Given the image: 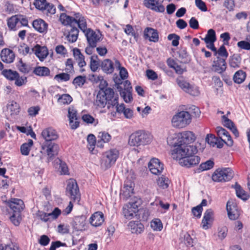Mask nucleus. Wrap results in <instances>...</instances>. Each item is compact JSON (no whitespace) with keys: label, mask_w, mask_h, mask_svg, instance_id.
Here are the masks:
<instances>
[{"label":"nucleus","mask_w":250,"mask_h":250,"mask_svg":"<svg viewBox=\"0 0 250 250\" xmlns=\"http://www.w3.org/2000/svg\"><path fill=\"white\" fill-rule=\"evenodd\" d=\"M174 146L175 148L171 153L172 158L179 160V162L190 155L196 154L198 151L197 147L193 145L175 143Z\"/></svg>","instance_id":"obj_1"},{"label":"nucleus","mask_w":250,"mask_h":250,"mask_svg":"<svg viewBox=\"0 0 250 250\" xmlns=\"http://www.w3.org/2000/svg\"><path fill=\"white\" fill-rule=\"evenodd\" d=\"M152 137L148 132L138 130L132 133L129 137L128 145L132 146H139L149 144Z\"/></svg>","instance_id":"obj_2"},{"label":"nucleus","mask_w":250,"mask_h":250,"mask_svg":"<svg viewBox=\"0 0 250 250\" xmlns=\"http://www.w3.org/2000/svg\"><path fill=\"white\" fill-rule=\"evenodd\" d=\"M119 151L116 149H111L103 153L101 159V167L106 170L114 165L119 157Z\"/></svg>","instance_id":"obj_3"},{"label":"nucleus","mask_w":250,"mask_h":250,"mask_svg":"<svg viewBox=\"0 0 250 250\" xmlns=\"http://www.w3.org/2000/svg\"><path fill=\"white\" fill-rule=\"evenodd\" d=\"M191 121V115L188 112L181 111L172 118L171 122L173 126L182 128L189 125Z\"/></svg>","instance_id":"obj_4"},{"label":"nucleus","mask_w":250,"mask_h":250,"mask_svg":"<svg viewBox=\"0 0 250 250\" xmlns=\"http://www.w3.org/2000/svg\"><path fill=\"white\" fill-rule=\"evenodd\" d=\"M233 176L234 173L230 168H218L213 173L212 179L214 182H227L230 180Z\"/></svg>","instance_id":"obj_5"},{"label":"nucleus","mask_w":250,"mask_h":250,"mask_svg":"<svg viewBox=\"0 0 250 250\" xmlns=\"http://www.w3.org/2000/svg\"><path fill=\"white\" fill-rule=\"evenodd\" d=\"M59 150L58 144L53 142H44L42 145L41 152L47 155L48 159H52L57 155Z\"/></svg>","instance_id":"obj_6"},{"label":"nucleus","mask_w":250,"mask_h":250,"mask_svg":"<svg viewBox=\"0 0 250 250\" xmlns=\"http://www.w3.org/2000/svg\"><path fill=\"white\" fill-rule=\"evenodd\" d=\"M66 194L74 201H79L80 193L77 182L73 179H70L67 184Z\"/></svg>","instance_id":"obj_7"},{"label":"nucleus","mask_w":250,"mask_h":250,"mask_svg":"<svg viewBox=\"0 0 250 250\" xmlns=\"http://www.w3.org/2000/svg\"><path fill=\"white\" fill-rule=\"evenodd\" d=\"M122 84L124 85V88L121 86H117V89H119L121 96L123 98L125 103H129L132 101L133 98L132 96V88L130 82L128 80L123 81Z\"/></svg>","instance_id":"obj_8"},{"label":"nucleus","mask_w":250,"mask_h":250,"mask_svg":"<svg viewBox=\"0 0 250 250\" xmlns=\"http://www.w3.org/2000/svg\"><path fill=\"white\" fill-rule=\"evenodd\" d=\"M176 83L178 86L186 92L194 96L199 94V91L197 87L194 86L185 81L182 76L176 79Z\"/></svg>","instance_id":"obj_9"},{"label":"nucleus","mask_w":250,"mask_h":250,"mask_svg":"<svg viewBox=\"0 0 250 250\" xmlns=\"http://www.w3.org/2000/svg\"><path fill=\"white\" fill-rule=\"evenodd\" d=\"M33 4L35 7L47 15L54 14L56 8L52 3L47 2L46 0H35Z\"/></svg>","instance_id":"obj_10"},{"label":"nucleus","mask_w":250,"mask_h":250,"mask_svg":"<svg viewBox=\"0 0 250 250\" xmlns=\"http://www.w3.org/2000/svg\"><path fill=\"white\" fill-rule=\"evenodd\" d=\"M88 44L93 46H96L98 42L102 40V34L99 31L97 32L91 28H88L84 33Z\"/></svg>","instance_id":"obj_11"},{"label":"nucleus","mask_w":250,"mask_h":250,"mask_svg":"<svg viewBox=\"0 0 250 250\" xmlns=\"http://www.w3.org/2000/svg\"><path fill=\"white\" fill-rule=\"evenodd\" d=\"M104 95L106 99L108 108L114 107L118 102L119 96L118 94L115 93L111 88H106L104 90Z\"/></svg>","instance_id":"obj_12"},{"label":"nucleus","mask_w":250,"mask_h":250,"mask_svg":"<svg viewBox=\"0 0 250 250\" xmlns=\"http://www.w3.org/2000/svg\"><path fill=\"white\" fill-rule=\"evenodd\" d=\"M227 210L229 218L232 220H236L240 214L236 204L232 200H229L227 204Z\"/></svg>","instance_id":"obj_13"},{"label":"nucleus","mask_w":250,"mask_h":250,"mask_svg":"<svg viewBox=\"0 0 250 250\" xmlns=\"http://www.w3.org/2000/svg\"><path fill=\"white\" fill-rule=\"evenodd\" d=\"M144 5L146 8L157 12L163 13L165 7L161 4V0H144Z\"/></svg>","instance_id":"obj_14"},{"label":"nucleus","mask_w":250,"mask_h":250,"mask_svg":"<svg viewBox=\"0 0 250 250\" xmlns=\"http://www.w3.org/2000/svg\"><path fill=\"white\" fill-rule=\"evenodd\" d=\"M195 139V135L192 132L185 131L180 134L177 143L189 145V144L193 142Z\"/></svg>","instance_id":"obj_15"},{"label":"nucleus","mask_w":250,"mask_h":250,"mask_svg":"<svg viewBox=\"0 0 250 250\" xmlns=\"http://www.w3.org/2000/svg\"><path fill=\"white\" fill-rule=\"evenodd\" d=\"M150 172L155 175L160 174L164 169L163 164L157 158H152L148 165Z\"/></svg>","instance_id":"obj_16"},{"label":"nucleus","mask_w":250,"mask_h":250,"mask_svg":"<svg viewBox=\"0 0 250 250\" xmlns=\"http://www.w3.org/2000/svg\"><path fill=\"white\" fill-rule=\"evenodd\" d=\"M42 136L45 140L44 142H53L59 138L56 130L51 127L44 129L42 131Z\"/></svg>","instance_id":"obj_17"},{"label":"nucleus","mask_w":250,"mask_h":250,"mask_svg":"<svg viewBox=\"0 0 250 250\" xmlns=\"http://www.w3.org/2000/svg\"><path fill=\"white\" fill-rule=\"evenodd\" d=\"M8 204L9 207L13 210V213L21 214V212L24 208L23 201L20 199H12L8 202Z\"/></svg>","instance_id":"obj_18"},{"label":"nucleus","mask_w":250,"mask_h":250,"mask_svg":"<svg viewBox=\"0 0 250 250\" xmlns=\"http://www.w3.org/2000/svg\"><path fill=\"white\" fill-rule=\"evenodd\" d=\"M212 68L214 72L220 74H222L227 68L225 59L217 57L216 60L213 61Z\"/></svg>","instance_id":"obj_19"},{"label":"nucleus","mask_w":250,"mask_h":250,"mask_svg":"<svg viewBox=\"0 0 250 250\" xmlns=\"http://www.w3.org/2000/svg\"><path fill=\"white\" fill-rule=\"evenodd\" d=\"M200 161V158L198 156L192 154L186 159H182L179 163L182 166L190 167L198 164Z\"/></svg>","instance_id":"obj_20"},{"label":"nucleus","mask_w":250,"mask_h":250,"mask_svg":"<svg viewBox=\"0 0 250 250\" xmlns=\"http://www.w3.org/2000/svg\"><path fill=\"white\" fill-rule=\"evenodd\" d=\"M32 51L34 53L41 61H43L48 55L47 48L45 46H42L39 44H36L32 48Z\"/></svg>","instance_id":"obj_21"},{"label":"nucleus","mask_w":250,"mask_h":250,"mask_svg":"<svg viewBox=\"0 0 250 250\" xmlns=\"http://www.w3.org/2000/svg\"><path fill=\"white\" fill-rule=\"evenodd\" d=\"M144 37L145 39L150 42H157L159 41L158 32L156 29L151 27H146L144 30Z\"/></svg>","instance_id":"obj_22"},{"label":"nucleus","mask_w":250,"mask_h":250,"mask_svg":"<svg viewBox=\"0 0 250 250\" xmlns=\"http://www.w3.org/2000/svg\"><path fill=\"white\" fill-rule=\"evenodd\" d=\"M15 56L13 51L8 48L3 49L0 52V58L4 62L10 63L12 62Z\"/></svg>","instance_id":"obj_23"},{"label":"nucleus","mask_w":250,"mask_h":250,"mask_svg":"<svg viewBox=\"0 0 250 250\" xmlns=\"http://www.w3.org/2000/svg\"><path fill=\"white\" fill-rule=\"evenodd\" d=\"M104 221V214L100 211L95 212L91 215L89 219L90 223L94 227H99L101 226Z\"/></svg>","instance_id":"obj_24"},{"label":"nucleus","mask_w":250,"mask_h":250,"mask_svg":"<svg viewBox=\"0 0 250 250\" xmlns=\"http://www.w3.org/2000/svg\"><path fill=\"white\" fill-rule=\"evenodd\" d=\"M73 16L76 17L75 23L78 25L79 28L83 33L86 32L88 28H87V23L84 17L80 13H74Z\"/></svg>","instance_id":"obj_25"},{"label":"nucleus","mask_w":250,"mask_h":250,"mask_svg":"<svg viewBox=\"0 0 250 250\" xmlns=\"http://www.w3.org/2000/svg\"><path fill=\"white\" fill-rule=\"evenodd\" d=\"M8 27L10 30L15 31L20 28L19 14L12 16L7 20Z\"/></svg>","instance_id":"obj_26"},{"label":"nucleus","mask_w":250,"mask_h":250,"mask_svg":"<svg viewBox=\"0 0 250 250\" xmlns=\"http://www.w3.org/2000/svg\"><path fill=\"white\" fill-rule=\"evenodd\" d=\"M32 25L34 28L40 33H44L47 30L48 24L41 19L34 20Z\"/></svg>","instance_id":"obj_27"},{"label":"nucleus","mask_w":250,"mask_h":250,"mask_svg":"<svg viewBox=\"0 0 250 250\" xmlns=\"http://www.w3.org/2000/svg\"><path fill=\"white\" fill-rule=\"evenodd\" d=\"M86 217L85 216H79L74 218L73 225L77 230H83L84 229L86 224Z\"/></svg>","instance_id":"obj_28"},{"label":"nucleus","mask_w":250,"mask_h":250,"mask_svg":"<svg viewBox=\"0 0 250 250\" xmlns=\"http://www.w3.org/2000/svg\"><path fill=\"white\" fill-rule=\"evenodd\" d=\"M128 226L132 233L140 234L144 230V225L139 221H130Z\"/></svg>","instance_id":"obj_29"},{"label":"nucleus","mask_w":250,"mask_h":250,"mask_svg":"<svg viewBox=\"0 0 250 250\" xmlns=\"http://www.w3.org/2000/svg\"><path fill=\"white\" fill-rule=\"evenodd\" d=\"M102 70L106 74H111L114 70L113 62L110 59L104 60L101 63Z\"/></svg>","instance_id":"obj_30"},{"label":"nucleus","mask_w":250,"mask_h":250,"mask_svg":"<svg viewBox=\"0 0 250 250\" xmlns=\"http://www.w3.org/2000/svg\"><path fill=\"white\" fill-rule=\"evenodd\" d=\"M213 211L211 209H207L204 213L202 221V227L204 229L208 228L209 222L213 219Z\"/></svg>","instance_id":"obj_31"},{"label":"nucleus","mask_w":250,"mask_h":250,"mask_svg":"<svg viewBox=\"0 0 250 250\" xmlns=\"http://www.w3.org/2000/svg\"><path fill=\"white\" fill-rule=\"evenodd\" d=\"M7 108L11 116L17 115L20 111V106L19 104L14 101L9 102L7 104Z\"/></svg>","instance_id":"obj_32"},{"label":"nucleus","mask_w":250,"mask_h":250,"mask_svg":"<svg viewBox=\"0 0 250 250\" xmlns=\"http://www.w3.org/2000/svg\"><path fill=\"white\" fill-rule=\"evenodd\" d=\"M104 95V90L99 91L98 93L95 104L100 108L104 107L107 104V101Z\"/></svg>","instance_id":"obj_33"},{"label":"nucleus","mask_w":250,"mask_h":250,"mask_svg":"<svg viewBox=\"0 0 250 250\" xmlns=\"http://www.w3.org/2000/svg\"><path fill=\"white\" fill-rule=\"evenodd\" d=\"M33 73L40 77H46L50 75V69L45 66H37L34 68Z\"/></svg>","instance_id":"obj_34"},{"label":"nucleus","mask_w":250,"mask_h":250,"mask_svg":"<svg viewBox=\"0 0 250 250\" xmlns=\"http://www.w3.org/2000/svg\"><path fill=\"white\" fill-rule=\"evenodd\" d=\"M232 188L235 189L236 194L237 196L242 199L243 200H247L249 198V195L246 193L245 191L243 190L241 186L237 182L235 183L234 186H232Z\"/></svg>","instance_id":"obj_35"},{"label":"nucleus","mask_w":250,"mask_h":250,"mask_svg":"<svg viewBox=\"0 0 250 250\" xmlns=\"http://www.w3.org/2000/svg\"><path fill=\"white\" fill-rule=\"evenodd\" d=\"M133 188L131 185H125L122 190V193L120 194V197L124 200H126L130 197L133 193Z\"/></svg>","instance_id":"obj_36"},{"label":"nucleus","mask_w":250,"mask_h":250,"mask_svg":"<svg viewBox=\"0 0 250 250\" xmlns=\"http://www.w3.org/2000/svg\"><path fill=\"white\" fill-rule=\"evenodd\" d=\"M75 17H72L64 13L61 14L60 18L62 24L64 25H70L71 27L72 26V24L75 23Z\"/></svg>","instance_id":"obj_37"},{"label":"nucleus","mask_w":250,"mask_h":250,"mask_svg":"<svg viewBox=\"0 0 250 250\" xmlns=\"http://www.w3.org/2000/svg\"><path fill=\"white\" fill-rule=\"evenodd\" d=\"M79 32V31L77 28L72 26L68 34L66 36L67 40L71 42H75L78 39Z\"/></svg>","instance_id":"obj_38"},{"label":"nucleus","mask_w":250,"mask_h":250,"mask_svg":"<svg viewBox=\"0 0 250 250\" xmlns=\"http://www.w3.org/2000/svg\"><path fill=\"white\" fill-rule=\"evenodd\" d=\"M33 145V141L29 139L27 142L23 143L21 146V152L22 155L27 156L29 154L31 147Z\"/></svg>","instance_id":"obj_39"},{"label":"nucleus","mask_w":250,"mask_h":250,"mask_svg":"<svg viewBox=\"0 0 250 250\" xmlns=\"http://www.w3.org/2000/svg\"><path fill=\"white\" fill-rule=\"evenodd\" d=\"M2 74L8 80L10 81L15 80L19 77V73L16 71L11 69H4L2 71Z\"/></svg>","instance_id":"obj_40"},{"label":"nucleus","mask_w":250,"mask_h":250,"mask_svg":"<svg viewBox=\"0 0 250 250\" xmlns=\"http://www.w3.org/2000/svg\"><path fill=\"white\" fill-rule=\"evenodd\" d=\"M202 39L204 40L206 44H208L209 43H214L216 40L215 31L212 29H209L208 31L207 34L206 36V37L204 39Z\"/></svg>","instance_id":"obj_41"},{"label":"nucleus","mask_w":250,"mask_h":250,"mask_svg":"<svg viewBox=\"0 0 250 250\" xmlns=\"http://www.w3.org/2000/svg\"><path fill=\"white\" fill-rule=\"evenodd\" d=\"M241 58L238 55L234 54L229 59V64L230 67L237 68L240 67Z\"/></svg>","instance_id":"obj_42"},{"label":"nucleus","mask_w":250,"mask_h":250,"mask_svg":"<svg viewBox=\"0 0 250 250\" xmlns=\"http://www.w3.org/2000/svg\"><path fill=\"white\" fill-rule=\"evenodd\" d=\"M214 162L211 160H208L205 163H202L199 167L196 170V172L200 173L204 170H207L213 167Z\"/></svg>","instance_id":"obj_43"},{"label":"nucleus","mask_w":250,"mask_h":250,"mask_svg":"<svg viewBox=\"0 0 250 250\" xmlns=\"http://www.w3.org/2000/svg\"><path fill=\"white\" fill-rule=\"evenodd\" d=\"M123 213L124 217L128 220L132 219L134 215H136V213L132 209L130 208L126 205H125L123 208Z\"/></svg>","instance_id":"obj_44"},{"label":"nucleus","mask_w":250,"mask_h":250,"mask_svg":"<svg viewBox=\"0 0 250 250\" xmlns=\"http://www.w3.org/2000/svg\"><path fill=\"white\" fill-rule=\"evenodd\" d=\"M100 66V62L97 55H93L90 57V67L93 72L97 70Z\"/></svg>","instance_id":"obj_45"},{"label":"nucleus","mask_w":250,"mask_h":250,"mask_svg":"<svg viewBox=\"0 0 250 250\" xmlns=\"http://www.w3.org/2000/svg\"><path fill=\"white\" fill-rule=\"evenodd\" d=\"M246 73L242 70L237 71L233 76V80L237 83H242L245 79Z\"/></svg>","instance_id":"obj_46"},{"label":"nucleus","mask_w":250,"mask_h":250,"mask_svg":"<svg viewBox=\"0 0 250 250\" xmlns=\"http://www.w3.org/2000/svg\"><path fill=\"white\" fill-rule=\"evenodd\" d=\"M17 66L20 71L24 74L28 73L31 70V66L24 63L21 59L19 61Z\"/></svg>","instance_id":"obj_47"},{"label":"nucleus","mask_w":250,"mask_h":250,"mask_svg":"<svg viewBox=\"0 0 250 250\" xmlns=\"http://www.w3.org/2000/svg\"><path fill=\"white\" fill-rule=\"evenodd\" d=\"M98 143H100L101 142L104 143H108L110 141L111 139L110 135L106 132H100L98 135Z\"/></svg>","instance_id":"obj_48"},{"label":"nucleus","mask_w":250,"mask_h":250,"mask_svg":"<svg viewBox=\"0 0 250 250\" xmlns=\"http://www.w3.org/2000/svg\"><path fill=\"white\" fill-rule=\"evenodd\" d=\"M115 65L120 70V76L122 80L126 79L128 77V72L126 69L125 67L121 66L120 62L117 60L115 61Z\"/></svg>","instance_id":"obj_49"},{"label":"nucleus","mask_w":250,"mask_h":250,"mask_svg":"<svg viewBox=\"0 0 250 250\" xmlns=\"http://www.w3.org/2000/svg\"><path fill=\"white\" fill-rule=\"evenodd\" d=\"M168 179L164 175L159 177L157 181V184L159 187L163 189L167 188L168 187Z\"/></svg>","instance_id":"obj_50"},{"label":"nucleus","mask_w":250,"mask_h":250,"mask_svg":"<svg viewBox=\"0 0 250 250\" xmlns=\"http://www.w3.org/2000/svg\"><path fill=\"white\" fill-rule=\"evenodd\" d=\"M151 228L156 231H160L163 229V224L159 219H155L153 220L150 223Z\"/></svg>","instance_id":"obj_51"},{"label":"nucleus","mask_w":250,"mask_h":250,"mask_svg":"<svg viewBox=\"0 0 250 250\" xmlns=\"http://www.w3.org/2000/svg\"><path fill=\"white\" fill-rule=\"evenodd\" d=\"M18 51L19 53L22 54L23 56H26L28 54H31L33 53L32 51V49H30L29 47L26 45L25 44L21 45L19 47Z\"/></svg>","instance_id":"obj_52"},{"label":"nucleus","mask_w":250,"mask_h":250,"mask_svg":"<svg viewBox=\"0 0 250 250\" xmlns=\"http://www.w3.org/2000/svg\"><path fill=\"white\" fill-rule=\"evenodd\" d=\"M72 101V97L69 94H63L60 96L58 102L62 104H69Z\"/></svg>","instance_id":"obj_53"},{"label":"nucleus","mask_w":250,"mask_h":250,"mask_svg":"<svg viewBox=\"0 0 250 250\" xmlns=\"http://www.w3.org/2000/svg\"><path fill=\"white\" fill-rule=\"evenodd\" d=\"M21 214L13 213L10 216V219L11 222L16 226H18L21 221Z\"/></svg>","instance_id":"obj_54"},{"label":"nucleus","mask_w":250,"mask_h":250,"mask_svg":"<svg viewBox=\"0 0 250 250\" xmlns=\"http://www.w3.org/2000/svg\"><path fill=\"white\" fill-rule=\"evenodd\" d=\"M87 141L88 143V148L89 150H93L94 148L96 140L95 136L92 134H89L87 138Z\"/></svg>","instance_id":"obj_55"},{"label":"nucleus","mask_w":250,"mask_h":250,"mask_svg":"<svg viewBox=\"0 0 250 250\" xmlns=\"http://www.w3.org/2000/svg\"><path fill=\"white\" fill-rule=\"evenodd\" d=\"M68 117L69 122L73 123V120H78V117L77 116V111L74 108V107H69L68 108Z\"/></svg>","instance_id":"obj_56"},{"label":"nucleus","mask_w":250,"mask_h":250,"mask_svg":"<svg viewBox=\"0 0 250 250\" xmlns=\"http://www.w3.org/2000/svg\"><path fill=\"white\" fill-rule=\"evenodd\" d=\"M183 241L187 247L193 246V240L188 233H186L184 234Z\"/></svg>","instance_id":"obj_57"},{"label":"nucleus","mask_w":250,"mask_h":250,"mask_svg":"<svg viewBox=\"0 0 250 250\" xmlns=\"http://www.w3.org/2000/svg\"><path fill=\"white\" fill-rule=\"evenodd\" d=\"M37 217L43 222H47L50 217L49 213H47L42 211H38L37 213Z\"/></svg>","instance_id":"obj_58"},{"label":"nucleus","mask_w":250,"mask_h":250,"mask_svg":"<svg viewBox=\"0 0 250 250\" xmlns=\"http://www.w3.org/2000/svg\"><path fill=\"white\" fill-rule=\"evenodd\" d=\"M172 45L173 46H177L179 45V40L180 39V37L175 34H170L168 35L167 37V39L169 41L172 40Z\"/></svg>","instance_id":"obj_59"},{"label":"nucleus","mask_w":250,"mask_h":250,"mask_svg":"<svg viewBox=\"0 0 250 250\" xmlns=\"http://www.w3.org/2000/svg\"><path fill=\"white\" fill-rule=\"evenodd\" d=\"M218 139L214 135L209 134L207 135L206 141L210 146H214L216 144Z\"/></svg>","instance_id":"obj_60"},{"label":"nucleus","mask_w":250,"mask_h":250,"mask_svg":"<svg viewBox=\"0 0 250 250\" xmlns=\"http://www.w3.org/2000/svg\"><path fill=\"white\" fill-rule=\"evenodd\" d=\"M85 76H79L73 80V83L79 86H82L85 83Z\"/></svg>","instance_id":"obj_61"},{"label":"nucleus","mask_w":250,"mask_h":250,"mask_svg":"<svg viewBox=\"0 0 250 250\" xmlns=\"http://www.w3.org/2000/svg\"><path fill=\"white\" fill-rule=\"evenodd\" d=\"M70 75L67 73H62L58 74L55 76L54 79L59 81L60 80L62 81H67L70 79Z\"/></svg>","instance_id":"obj_62"},{"label":"nucleus","mask_w":250,"mask_h":250,"mask_svg":"<svg viewBox=\"0 0 250 250\" xmlns=\"http://www.w3.org/2000/svg\"><path fill=\"white\" fill-rule=\"evenodd\" d=\"M0 250H19L18 246L14 245L13 243L0 245Z\"/></svg>","instance_id":"obj_63"},{"label":"nucleus","mask_w":250,"mask_h":250,"mask_svg":"<svg viewBox=\"0 0 250 250\" xmlns=\"http://www.w3.org/2000/svg\"><path fill=\"white\" fill-rule=\"evenodd\" d=\"M217 52L220 56L222 57V58L225 59V60L228 58L229 55L227 49L224 45L220 46L218 50H217Z\"/></svg>","instance_id":"obj_64"}]
</instances>
